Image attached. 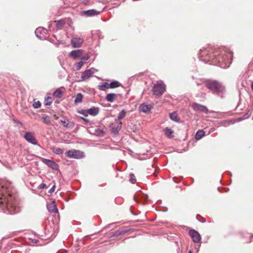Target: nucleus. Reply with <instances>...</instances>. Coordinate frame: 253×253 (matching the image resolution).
Here are the masks:
<instances>
[{"mask_svg":"<svg viewBox=\"0 0 253 253\" xmlns=\"http://www.w3.org/2000/svg\"><path fill=\"white\" fill-rule=\"evenodd\" d=\"M232 56V52L221 47L208 46L200 49L199 53L200 60L222 68H227L230 66Z\"/></svg>","mask_w":253,"mask_h":253,"instance_id":"nucleus-1","label":"nucleus"},{"mask_svg":"<svg viewBox=\"0 0 253 253\" xmlns=\"http://www.w3.org/2000/svg\"><path fill=\"white\" fill-rule=\"evenodd\" d=\"M0 208L6 214H14L20 211L16 200L15 190L11 182L4 181L0 183Z\"/></svg>","mask_w":253,"mask_h":253,"instance_id":"nucleus-2","label":"nucleus"},{"mask_svg":"<svg viewBox=\"0 0 253 253\" xmlns=\"http://www.w3.org/2000/svg\"><path fill=\"white\" fill-rule=\"evenodd\" d=\"M205 85L213 93L220 97H223L225 90L221 83L215 80H208L205 82Z\"/></svg>","mask_w":253,"mask_h":253,"instance_id":"nucleus-3","label":"nucleus"},{"mask_svg":"<svg viewBox=\"0 0 253 253\" xmlns=\"http://www.w3.org/2000/svg\"><path fill=\"white\" fill-rule=\"evenodd\" d=\"M126 115V111L125 110H122L119 113L118 119L116 120V122L117 123V126H113L112 127V131L114 133H117L120 130L122 126V123L120 121L118 122V120H121L124 119Z\"/></svg>","mask_w":253,"mask_h":253,"instance_id":"nucleus-4","label":"nucleus"},{"mask_svg":"<svg viewBox=\"0 0 253 253\" xmlns=\"http://www.w3.org/2000/svg\"><path fill=\"white\" fill-rule=\"evenodd\" d=\"M166 85L163 83H157L154 85L152 90L156 96L162 95L166 91Z\"/></svg>","mask_w":253,"mask_h":253,"instance_id":"nucleus-5","label":"nucleus"},{"mask_svg":"<svg viewBox=\"0 0 253 253\" xmlns=\"http://www.w3.org/2000/svg\"><path fill=\"white\" fill-rule=\"evenodd\" d=\"M66 156L73 159H81L84 157V153L80 150H71L67 151L65 153Z\"/></svg>","mask_w":253,"mask_h":253,"instance_id":"nucleus-6","label":"nucleus"},{"mask_svg":"<svg viewBox=\"0 0 253 253\" xmlns=\"http://www.w3.org/2000/svg\"><path fill=\"white\" fill-rule=\"evenodd\" d=\"M189 234L194 243H199L201 241V235L196 230L191 229L189 231Z\"/></svg>","mask_w":253,"mask_h":253,"instance_id":"nucleus-7","label":"nucleus"},{"mask_svg":"<svg viewBox=\"0 0 253 253\" xmlns=\"http://www.w3.org/2000/svg\"><path fill=\"white\" fill-rule=\"evenodd\" d=\"M95 69L92 68L85 70L82 74L81 79L83 81L88 80L95 73Z\"/></svg>","mask_w":253,"mask_h":253,"instance_id":"nucleus-8","label":"nucleus"},{"mask_svg":"<svg viewBox=\"0 0 253 253\" xmlns=\"http://www.w3.org/2000/svg\"><path fill=\"white\" fill-rule=\"evenodd\" d=\"M83 42V38L75 36L72 39L71 43L74 48H78L82 46Z\"/></svg>","mask_w":253,"mask_h":253,"instance_id":"nucleus-9","label":"nucleus"},{"mask_svg":"<svg viewBox=\"0 0 253 253\" xmlns=\"http://www.w3.org/2000/svg\"><path fill=\"white\" fill-rule=\"evenodd\" d=\"M191 107L196 111H199L206 114H208L209 112V110L206 106L197 103L192 104Z\"/></svg>","mask_w":253,"mask_h":253,"instance_id":"nucleus-10","label":"nucleus"},{"mask_svg":"<svg viewBox=\"0 0 253 253\" xmlns=\"http://www.w3.org/2000/svg\"><path fill=\"white\" fill-rule=\"evenodd\" d=\"M47 30L43 27H39L35 30V33L37 38L41 40L44 39L46 34Z\"/></svg>","mask_w":253,"mask_h":253,"instance_id":"nucleus-11","label":"nucleus"},{"mask_svg":"<svg viewBox=\"0 0 253 253\" xmlns=\"http://www.w3.org/2000/svg\"><path fill=\"white\" fill-rule=\"evenodd\" d=\"M41 161L45 165L53 169H57L58 168V165L53 161L43 158H41Z\"/></svg>","mask_w":253,"mask_h":253,"instance_id":"nucleus-12","label":"nucleus"},{"mask_svg":"<svg viewBox=\"0 0 253 253\" xmlns=\"http://www.w3.org/2000/svg\"><path fill=\"white\" fill-rule=\"evenodd\" d=\"M24 137L26 140V141H28L29 143H30L33 145L38 144V142L36 139L35 137L34 136L32 133L30 132H26Z\"/></svg>","mask_w":253,"mask_h":253,"instance_id":"nucleus-13","label":"nucleus"},{"mask_svg":"<svg viewBox=\"0 0 253 253\" xmlns=\"http://www.w3.org/2000/svg\"><path fill=\"white\" fill-rule=\"evenodd\" d=\"M60 122L62 124L64 127L66 128H72L75 126V124L73 121H70L66 118L60 120Z\"/></svg>","mask_w":253,"mask_h":253,"instance_id":"nucleus-14","label":"nucleus"},{"mask_svg":"<svg viewBox=\"0 0 253 253\" xmlns=\"http://www.w3.org/2000/svg\"><path fill=\"white\" fill-rule=\"evenodd\" d=\"M47 209L50 213L58 212V210L55 204L54 201H51L47 204Z\"/></svg>","mask_w":253,"mask_h":253,"instance_id":"nucleus-15","label":"nucleus"},{"mask_svg":"<svg viewBox=\"0 0 253 253\" xmlns=\"http://www.w3.org/2000/svg\"><path fill=\"white\" fill-rule=\"evenodd\" d=\"M83 13L86 16L89 17L97 15L100 14V12L95 9H89L83 11Z\"/></svg>","mask_w":253,"mask_h":253,"instance_id":"nucleus-16","label":"nucleus"},{"mask_svg":"<svg viewBox=\"0 0 253 253\" xmlns=\"http://www.w3.org/2000/svg\"><path fill=\"white\" fill-rule=\"evenodd\" d=\"M83 52V51L82 49L72 50L69 53V55L74 59H77L82 55Z\"/></svg>","mask_w":253,"mask_h":253,"instance_id":"nucleus-17","label":"nucleus"},{"mask_svg":"<svg viewBox=\"0 0 253 253\" xmlns=\"http://www.w3.org/2000/svg\"><path fill=\"white\" fill-rule=\"evenodd\" d=\"M151 108L152 107L150 105H147L145 104H142L140 105L139 107V110L140 112L146 113L150 111Z\"/></svg>","mask_w":253,"mask_h":253,"instance_id":"nucleus-18","label":"nucleus"},{"mask_svg":"<svg viewBox=\"0 0 253 253\" xmlns=\"http://www.w3.org/2000/svg\"><path fill=\"white\" fill-rule=\"evenodd\" d=\"M87 112L88 114L92 116H95L98 114L99 109L97 107H92L87 109Z\"/></svg>","mask_w":253,"mask_h":253,"instance_id":"nucleus-19","label":"nucleus"},{"mask_svg":"<svg viewBox=\"0 0 253 253\" xmlns=\"http://www.w3.org/2000/svg\"><path fill=\"white\" fill-rule=\"evenodd\" d=\"M64 87H61L57 89L54 92H53V96L54 97L57 98H61L63 96V91L62 90H64Z\"/></svg>","mask_w":253,"mask_h":253,"instance_id":"nucleus-20","label":"nucleus"},{"mask_svg":"<svg viewBox=\"0 0 253 253\" xmlns=\"http://www.w3.org/2000/svg\"><path fill=\"white\" fill-rule=\"evenodd\" d=\"M93 133L97 136H103L104 134V131L103 129H100L98 126L94 128H91Z\"/></svg>","mask_w":253,"mask_h":253,"instance_id":"nucleus-21","label":"nucleus"},{"mask_svg":"<svg viewBox=\"0 0 253 253\" xmlns=\"http://www.w3.org/2000/svg\"><path fill=\"white\" fill-rule=\"evenodd\" d=\"M116 94L115 93H111L108 94L106 96V99L107 101L110 102H113L115 99Z\"/></svg>","mask_w":253,"mask_h":253,"instance_id":"nucleus-22","label":"nucleus"},{"mask_svg":"<svg viewBox=\"0 0 253 253\" xmlns=\"http://www.w3.org/2000/svg\"><path fill=\"white\" fill-rule=\"evenodd\" d=\"M253 108H252L251 110H249L248 112L246 113L243 117L239 118L237 120L238 121H240L245 119H248L250 117V116L252 115Z\"/></svg>","mask_w":253,"mask_h":253,"instance_id":"nucleus-23","label":"nucleus"},{"mask_svg":"<svg viewBox=\"0 0 253 253\" xmlns=\"http://www.w3.org/2000/svg\"><path fill=\"white\" fill-rule=\"evenodd\" d=\"M83 95L81 93H78L75 97L74 103L75 104H78L82 102Z\"/></svg>","mask_w":253,"mask_h":253,"instance_id":"nucleus-24","label":"nucleus"},{"mask_svg":"<svg viewBox=\"0 0 253 253\" xmlns=\"http://www.w3.org/2000/svg\"><path fill=\"white\" fill-rule=\"evenodd\" d=\"M164 132H165V135L167 137H168L169 138H171L172 137V134L173 133V131L171 129L167 127L165 129Z\"/></svg>","mask_w":253,"mask_h":253,"instance_id":"nucleus-25","label":"nucleus"},{"mask_svg":"<svg viewBox=\"0 0 253 253\" xmlns=\"http://www.w3.org/2000/svg\"><path fill=\"white\" fill-rule=\"evenodd\" d=\"M170 119L176 122H179V119L178 118V115L176 112H173L172 113H170L169 114Z\"/></svg>","mask_w":253,"mask_h":253,"instance_id":"nucleus-26","label":"nucleus"},{"mask_svg":"<svg viewBox=\"0 0 253 253\" xmlns=\"http://www.w3.org/2000/svg\"><path fill=\"white\" fill-rule=\"evenodd\" d=\"M121 85V84L119 82L115 81L111 82L109 86L111 88H114L120 86Z\"/></svg>","mask_w":253,"mask_h":253,"instance_id":"nucleus-27","label":"nucleus"},{"mask_svg":"<svg viewBox=\"0 0 253 253\" xmlns=\"http://www.w3.org/2000/svg\"><path fill=\"white\" fill-rule=\"evenodd\" d=\"M205 135V132L203 130H198L195 135V138L197 140L200 139Z\"/></svg>","mask_w":253,"mask_h":253,"instance_id":"nucleus-28","label":"nucleus"},{"mask_svg":"<svg viewBox=\"0 0 253 253\" xmlns=\"http://www.w3.org/2000/svg\"><path fill=\"white\" fill-rule=\"evenodd\" d=\"M52 152L57 155H61L63 153V150L58 147H53L52 148Z\"/></svg>","mask_w":253,"mask_h":253,"instance_id":"nucleus-29","label":"nucleus"},{"mask_svg":"<svg viewBox=\"0 0 253 253\" xmlns=\"http://www.w3.org/2000/svg\"><path fill=\"white\" fill-rule=\"evenodd\" d=\"M109 85V84L107 83H102L101 84L98 86V88L100 90H105L106 88H110Z\"/></svg>","mask_w":253,"mask_h":253,"instance_id":"nucleus-30","label":"nucleus"},{"mask_svg":"<svg viewBox=\"0 0 253 253\" xmlns=\"http://www.w3.org/2000/svg\"><path fill=\"white\" fill-rule=\"evenodd\" d=\"M44 123L46 125H49L50 123V118L48 116L44 115L43 116L42 118Z\"/></svg>","mask_w":253,"mask_h":253,"instance_id":"nucleus-31","label":"nucleus"},{"mask_svg":"<svg viewBox=\"0 0 253 253\" xmlns=\"http://www.w3.org/2000/svg\"><path fill=\"white\" fill-rule=\"evenodd\" d=\"M64 24V20H58L57 21L56 25H57V27L58 29H62V26H63Z\"/></svg>","mask_w":253,"mask_h":253,"instance_id":"nucleus-32","label":"nucleus"},{"mask_svg":"<svg viewBox=\"0 0 253 253\" xmlns=\"http://www.w3.org/2000/svg\"><path fill=\"white\" fill-rule=\"evenodd\" d=\"M51 100H52V99H51V97H47L45 98V105H46V106L50 105L52 103Z\"/></svg>","mask_w":253,"mask_h":253,"instance_id":"nucleus-33","label":"nucleus"},{"mask_svg":"<svg viewBox=\"0 0 253 253\" xmlns=\"http://www.w3.org/2000/svg\"><path fill=\"white\" fill-rule=\"evenodd\" d=\"M129 176H130L129 181L133 184L135 183L136 181V180L135 178V176H134V174L132 173H130L129 174Z\"/></svg>","mask_w":253,"mask_h":253,"instance_id":"nucleus-34","label":"nucleus"},{"mask_svg":"<svg viewBox=\"0 0 253 253\" xmlns=\"http://www.w3.org/2000/svg\"><path fill=\"white\" fill-rule=\"evenodd\" d=\"M13 122H14L15 124H16V125L19 127H22L23 126V124H22V123L19 121V120H17V119H14L13 120Z\"/></svg>","mask_w":253,"mask_h":253,"instance_id":"nucleus-35","label":"nucleus"},{"mask_svg":"<svg viewBox=\"0 0 253 253\" xmlns=\"http://www.w3.org/2000/svg\"><path fill=\"white\" fill-rule=\"evenodd\" d=\"M33 105L35 108H39L41 107V103L39 101H38L37 102H34Z\"/></svg>","mask_w":253,"mask_h":253,"instance_id":"nucleus-36","label":"nucleus"},{"mask_svg":"<svg viewBox=\"0 0 253 253\" xmlns=\"http://www.w3.org/2000/svg\"><path fill=\"white\" fill-rule=\"evenodd\" d=\"M83 61H80L76 64V69L77 70H79L83 65Z\"/></svg>","mask_w":253,"mask_h":253,"instance_id":"nucleus-37","label":"nucleus"},{"mask_svg":"<svg viewBox=\"0 0 253 253\" xmlns=\"http://www.w3.org/2000/svg\"><path fill=\"white\" fill-rule=\"evenodd\" d=\"M89 58L88 56H83L81 57V61H83V63L85 62Z\"/></svg>","mask_w":253,"mask_h":253,"instance_id":"nucleus-38","label":"nucleus"},{"mask_svg":"<svg viewBox=\"0 0 253 253\" xmlns=\"http://www.w3.org/2000/svg\"><path fill=\"white\" fill-rule=\"evenodd\" d=\"M80 113L83 114V115H84L85 116H87V115L88 114L87 112V110H82L80 112Z\"/></svg>","mask_w":253,"mask_h":253,"instance_id":"nucleus-39","label":"nucleus"},{"mask_svg":"<svg viewBox=\"0 0 253 253\" xmlns=\"http://www.w3.org/2000/svg\"><path fill=\"white\" fill-rule=\"evenodd\" d=\"M46 185L44 183H41L39 186V189H42L44 188H46Z\"/></svg>","mask_w":253,"mask_h":253,"instance_id":"nucleus-40","label":"nucleus"},{"mask_svg":"<svg viewBox=\"0 0 253 253\" xmlns=\"http://www.w3.org/2000/svg\"><path fill=\"white\" fill-rule=\"evenodd\" d=\"M114 236H120L121 235V232L119 230H118V231H116L114 233Z\"/></svg>","mask_w":253,"mask_h":253,"instance_id":"nucleus-41","label":"nucleus"},{"mask_svg":"<svg viewBox=\"0 0 253 253\" xmlns=\"http://www.w3.org/2000/svg\"><path fill=\"white\" fill-rule=\"evenodd\" d=\"M55 185H53L50 189V190H49L48 191V193H53L54 190H55Z\"/></svg>","mask_w":253,"mask_h":253,"instance_id":"nucleus-42","label":"nucleus"},{"mask_svg":"<svg viewBox=\"0 0 253 253\" xmlns=\"http://www.w3.org/2000/svg\"><path fill=\"white\" fill-rule=\"evenodd\" d=\"M120 232H121V234L122 235L126 234L127 232V230H123L120 231Z\"/></svg>","mask_w":253,"mask_h":253,"instance_id":"nucleus-43","label":"nucleus"},{"mask_svg":"<svg viewBox=\"0 0 253 253\" xmlns=\"http://www.w3.org/2000/svg\"><path fill=\"white\" fill-rule=\"evenodd\" d=\"M82 119L84 120V121L86 123H88L89 122V120L86 118L82 117Z\"/></svg>","mask_w":253,"mask_h":253,"instance_id":"nucleus-44","label":"nucleus"},{"mask_svg":"<svg viewBox=\"0 0 253 253\" xmlns=\"http://www.w3.org/2000/svg\"><path fill=\"white\" fill-rule=\"evenodd\" d=\"M140 199L139 195L136 196L134 197V200L136 201V202H138V200Z\"/></svg>","mask_w":253,"mask_h":253,"instance_id":"nucleus-45","label":"nucleus"},{"mask_svg":"<svg viewBox=\"0 0 253 253\" xmlns=\"http://www.w3.org/2000/svg\"><path fill=\"white\" fill-rule=\"evenodd\" d=\"M142 197L144 198L145 201H146L148 199V196L146 195H142Z\"/></svg>","mask_w":253,"mask_h":253,"instance_id":"nucleus-46","label":"nucleus"},{"mask_svg":"<svg viewBox=\"0 0 253 253\" xmlns=\"http://www.w3.org/2000/svg\"><path fill=\"white\" fill-rule=\"evenodd\" d=\"M201 82H202V81H200L199 82H196V83H197V84L198 85H199L201 84Z\"/></svg>","mask_w":253,"mask_h":253,"instance_id":"nucleus-47","label":"nucleus"},{"mask_svg":"<svg viewBox=\"0 0 253 253\" xmlns=\"http://www.w3.org/2000/svg\"><path fill=\"white\" fill-rule=\"evenodd\" d=\"M32 241H33V242H34L35 243H37V240H36V239L33 240Z\"/></svg>","mask_w":253,"mask_h":253,"instance_id":"nucleus-48","label":"nucleus"},{"mask_svg":"<svg viewBox=\"0 0 253 253\" xmlns=\"http://www.w3.org/2000/svg\"><path fill=\"white\" fill-rule=\"evenodd\" d=\"M251 88H252V90H253V82H252V84H251Z\"/></svg>","mask_w":253,"mask_h":253,"instance_id":"nucleus-49","label":"nucleus"},{"mask_svg":"<svg viewBox=\"0 0 253 253\" xmlns=\"http://www.w3.org/2000/svg\"><path fill=\"white\" fill-rule=\"evenodd\" d=\"M188 253H192V251H191V250H189V251H188Z\"/></svg>","mask_w":253,"mask_h":253,"instance_id":"nucleus-50","label":"nucleus"},{"mask_svg":"<svg viewBox=\"0 0 253 253\" xmlns=\"http://www.w3.org/2000/svg\"><path fill=\"white\" fill-rule=\"evenodd\" d=\"M252 237H253V236H252Z\"/></svg>","mask_w":253,"mask_h":253,"instance_id":"nucleus-51","label":"nucleus"}]
</instances>
